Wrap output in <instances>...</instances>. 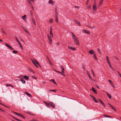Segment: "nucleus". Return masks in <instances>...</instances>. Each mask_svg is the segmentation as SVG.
Returning <instances> with one entry per match:
<instances>
[{
    "instance_id": "nucleus-54",
    "label": "nucleus",
    "mask_w": 121,
    "mask_h": 121,
    "mask_svg": "<svg viewBox=\"0 0 121 121\" xmlns=\"http://www.w3.org/2000/svg\"><path fill=\"white\" fill-rule=\"evenodd\" d=\"M91 98L93 100H94L95 98V97L93 96H91Z\"/></svg>"
},
{
    "instance_id": "nucleus-41",
    "label": "nucleus",
    "mask_w": 121,
    "mask_h": 121,
    "mask_svg": "<svg viewBox=\"0 0 121 121\" xmlns=\"http://www.w3.org/2000/svg\"><path fill=\"white\" fill-rule=\"evenodd\" d=\"M104 116H105L106 117H111V116H108V115H106L105 114H104Z\"/></svg>"
},
{
    "instance_id": "nucleus-46",
    "label": "nucleus",
    "mask_w": 121,
    "mask_h": 121,
    "mask_svg": "<svg viewBox=\"0 0 121 121\" xmlns=\"http://www.w3.org/2000/svg\"><path fill=\"white\" fill-rule=\"evenodd\" d=\"M53 19H51L49 21V22L51 23H52L53 22Z\"/></svg>"
},
{
    "instance_id": "nucleus-30",
    "label": "nucleus",
    "mask_w": 121,
    "mask_h": 121,
    "mask_svg": "<svg viewBox=\"0 0 121 121\" xmlns=\"http://www.w3.org/2000/svg\"><path fill=\"white\" fill-rule=\"evenodd\" d=\"M25 31L29 35H30V33L26 29L25 30Z\"/></svg>"
},
{
    "instance_id": "nucleus-45",
    "label": "nucleus",
    "mask_w": 121,
    "mask_h": 121,
    "mask_svg": "<svg viewBox=\"0 0 121 121\" xmlns=\"http://www.w3.org/2000/svg\"><path fill=\"white\" fill-rule=\"evenodd\" d=\"M13 52L14 53H17V51L14 50L13 51Z\"/></svg>"
},
{
    "instance_id": "nucleus-12",
    "label": "nucleus",
    "mask_w": 121,
    "mask_h": 121,
    "mask_svg": "<svg viewBox=\"0 0 121 121\" xmlns=\"http://www.w3.org/2000/svg\"><path fill=\"white\" fill-rule=\"evenodd\" d=\"M44 102L45 103V104L49 108H50V103H48L45 102Z\"/></svg>"
},
{
    "instance_id": "nucleus-19",
    "label": "nucleus",
    "mask_w": 121,
    "mask_h": 121,
    "mask_svg": "<svg viewBox=\"0 0 121 121\" xmlns=\"http://www.w3.org/2000/svg\"><path fill=\"white\" fill-rule=\"evenodd\" d=\"M110 107L113 110H114L115 111H116V110L115 109V107H114L113 106L111 105H110Z\"/></svg>"
},
{
    "instance_id": "nucleus-24",
    "label": "nucleus",
    "mask_w": 121,
    "mask_h": 121,
    "mask_svg": "<svg viewBox=\"0 0 121 121\" xmlns=\"http://www.w3.org/2000/svg\"><path fill=\"white\" fill-rule=\"evenodd\" d=\"M24 78L26 80H28L29 79V77L25 75L24 76Z\"/></svg>"
},
{
    "instance_id": "nucleus-10",
    "label": "nucleus",
    "mask_w": 121,
    "mask_h": 121,
    "mask_svg": "<svg viewBox=\"0 0 121 121\" xmlns=\"http://www.w3.org/2000/svg\"><path fill=\"white\" fill-rule=\"evenodd\" d=\"M68 48L71 50H76V49L73 47L70 46H69Z\"/></svg>"
},
{
    "instance_id": "nucleus-29",
    "label": "nucleus",
    "mask_w": 121,
    "mask_h": 121,
    "mask_svg": "<svg viewBox=\"0 0 121 121\" xmlns=\"http://www.w3.org/2000/svg\"><path fill=\"white\" fill-rule=\"evenodd\" d=\"M26 15H24L22 17V18L24 20H25V18H26Z\"/></svg>"
},
{
    "instance_id": "nucleus-37",
    "label": "nucleus",
    "mask_w": 121,
    "mask_h": 121,
    "mask_svg": "<svg viewBox=\"0 0 121 121\" xmlns=\"http://www.w3.org/2000/svg\"><path fill=\"white\" fill-rule=\"evenodd\" d=\"M31 60L32 61V62H33V63L34 64V65H35V63H35V61L33 60L32 59H31Z\"/></svg>"
},
{
    "instance_id": "nucleus-39",
    "label": "nucleus",
    "mask_w": 121,
    "mask_h": 121,
    "mask_svg": "<svg viewBox=\"0 0 121 121\" xmlns=\"http://www.w3.org/2000/svg\"><path fill=\"white\" fill-rule=\"evenodd\" d=\"M108 64H109V67H110V68H111V69H112L113 68H112V65H111V63H108Z\"/></svg>"
},
{
    "instance_id": "nucleus-4",
    "label": "nucleus",
    "mask_w": 121,
    "mask_h": 121,
    "mask_svg": "<svg viewBox=\"0 0 121 121\" xmlns=\"http://www.w3.org/2000/svg\"><path fill=\"white\" fill-rule=\"evenodd\" d=\"M82 31L83 32L85 33L86 34H90V31L88 30H82Z\"/></svg>"
},
{
    "instance_id": "nucleus-52",
    "label": "nucleus",
    "mask_w": 121,
    "mask_h": 121,
    "mask_svg": "<svg viewBox=\"0 0 121 121\" xmlns=\"http://www.w3.org/2000/svg\"><path fill=\"white\" fill-rule=\"evenodd\" d=\"M5 44L6 45V46L8 47H9V46L10 45L9 44H8L7 43H5Z\"/></svg>"
},
{
    "instance_id": "nucleus-34",
    "label": "nucleus",
    "mask_w": 121,
    "mask_h": 121,
    "mask_svg": "<svg viewBox=\"0 0 121 121\" xmlns=\"http://www.w3.org/2000/svg\"><path fill=\"white\" fill-rule=\"evenodd\" d=\"M49 91L50 92H52V91L55 92V91H56V90H49Z\"/></svg>"
},
{
    "instance_id": "nucleus-62",
    "label": "nucleus",
    "mask_w": 121,
    "mask_h": 121,
    "mask_svg": "<svg viewBox=\"0 0 121 121\" xmlns=\"http://www.w3.org/2000/svg\"><path fill=\"white\" fill-rule=\"evenodd\" d=\"M31 5V8H32V9L33 10H34V8H33V6H32V5Z\"/></svg>"
},
{
    "instance_id": "nucleus-14",
    "label": "nucleus",
    "mask_w": 121,
    "mask_h": 121,
    "mask_svg": "<svg viewBox=\"0 0 121 121\" xmlns=\"http://www.w3.org/2000/svg\"><path fill=\"white\" fill-rule=\"evenodd\" d=\"M103 1H104V0H100V2H99V4L98 5V6L99 7V6H100L103 3Z\"/></svg>"
},
{
    "instance_id": "nucleus-20",
    "label": "nucleus",
    "mask_w": 121,
    "mask_h": 121,
    "mask_svg": "<svg viewBox=\"0 0 121 121\" xmlns=\"http://www.w3.org/2000/svg\"><path fill=\"white\" fill-rule=\"evenodd\" d=\"M97 9L96 6H93V10L94 11L96 10Z\"/></svg>"
},
{
    "instance_id": "nucleus-57",
    "label": "nucleus",
    "mask_w": 121,
    "mask_h": 121,
    "mask_svg": "<svg viewBox=\"0 0 121 121\" xmlns=\"http://www.w3.org/2000/svg\"><path fill=\"white\" fill-rule=\"evenodd\" d=\"M96 6V2H95L94 4H93V6Z\"/></svg>"
},
{
    "instance_id": "nucleus-26",
    "label": "nucleus",
    "mask_w": 121,
    "mask_h": 121,
    "mask_svg": "<svg viewBox=\"0 0 121 121\" xmlns=\"http://www.w3.org/2000/svg\"><path fill=\"white\" fill-rule=\"evenodd\" d=\"M56 72L59 73H60V74H61V75H63L64 76H65V75H64V74L63 73H61V72H60L59 71H56Z\"/></svg>"
},
{
    "instance_id": "nucleus-23",
    "label": "nucleus",
    "mask_w": 121,
    "mask_h": 121,
    "mask_svg": "<svg viewBox=\"0 0 121 121\" xmlns=\"http://www.w3.org/2000/svg\"><path fill=\"white\" fill-rule=\"evenodd\" d=\"M106 58L107 61L108 63H110V62L109 61V59L108 56H106Z\"/></svg>"
},
{
    "instance_id": "nucleus-18",
    "label": "nucleus",
    "mask_w": 121,
    "mask_h": 121,
    "mask_svg": "<svg viewBox=\"0 0 121 121\" xmlns=\"http://www.w3.org/2000/svg\"><path fill=\"white\" fill-rule=\"evenodd\" d=\"M50 81H51L52 82H53L55 84L57 85V84H56V82L55 81V80L54 79H51L50 80Z\"/></svg>"
},
{
    "instance_id": "nucleus-28",
    "label": "nucleus",
    "mask_w": 121,
    "mask_h": 121,
    "mask_svg": "<svg viewBox=\"0 0 121 121\" xmlns=\"http://www.w3.org/2000/svg\"><path fill=\"white\" fill-rule=\"evenodd\" d=\"M19 80L21 81L23 84H25L26 82L23 79H20Z\"/></svg>"
},
{
    "instance_id": "nucleus-64",
    "label": "nucleus",
    "mask_w": 121,
    "mask_h": 121,
    "mask_svg": "<svg viewBox=\"0 0 121 121\" xmlns=\"http://www.w3.org/2000/svg\"><path fill=\"white\" fill-rule=\"evenodd\" d=\"M35 64V67H36L37 68H38V67L37 65V64H36V63Z\"/></svg>"
},
{
    "instance_id": "nucleus-25",
    "label": "nucleus",
    "mask_w": 121,
    "mask_h": 121,
    "mask_svg": "<svg viewBox=\"0 0 121 121\" xmlns=\"http://www.w3.org/2000/svg\"><path fill=\"white\" fill-rule=\"evenodd\" d=\"M55 16H58V13L57 11V9L56 8L55 9Z\"/></svg>"
},
{
    "instance_id": "nucleus-55",
    "label": "nucleus",
    "mask_w": 121,
    "mask_h": 121,
    "mask_svg": "<svg viewBox=\"0 0 121 121\" xmlns=\"http://www.w3.org/2000/svg\"><path fill=\"white\" fill-rule=\"evenodd\" d=\"M64 69H62L61 73H64Z\"/></svg>"
},
{
    "instance_id": "nucleus-50",
    "label": "nucleus",
    "mask_w": 121,
    "mask_h": 121,
    "mask_svg": "<svg viewBox=\"0 0 121 121\" xmlns=\"http://www.w3.org/2000/svg\"><path fill=\"white\" fill-rule=\"evenodd\" d=\"M99 101L100 103L101 104H102L103 102L102 101V100H101L100 99H99Z\"/></svg>"
},
{
    "instance_id": "nucleus-43",
    "label": "nucleus",
    "mask_w": 121,
    "mask_h": 121,
    "mask_svg": "<svg viewBox=\"0 0 121 121\" xmlns=\"http://www.w3.org/2000/svg\"><path fill=\"white\" fill-rule=\"evenodd\" d=\"M19 44L20 45V47L21 48V49H22L23 50V47H22V45L21 44V43H20V44Z\"/></svg>"
},
{
    "instance_id": "nucleus-58",
    "label": "nucleus",
    "mask_w": 121,
    "mask_h": 121,
    "mask_svg": "<svg viewBox=\"0 0 121 121\" xmlns=\"http://www.w3.org/2000/svg\"><path fill=\"white\" fill-rule=\"evenodd\" d=\"M28 0V3H29V4H30V5H31V2H30V0Z\"/></svg>"
},
{
    "instance_id": "nucleus-6",
    "label": "nucleus",
    "mask_w": 121,
    "mask_h": 121,
    "mask_svg": "<svg viewBox=\"0 0 121 121\" xmlns=\"http://www.w3.org/2000/svg\"><path fill=\"white\" fill-rule=\"evenodd\" d=\"M50 4L52 5H54L55 3L52 0H50L48 2Z\"/></svg>"
},
{
    "instance_id": "nucleus-17",
    "label": "nucleus",
    "mask_w": 121,
    "mask_h": 121,
    "mask_svg": "<svg viewBox=\"0 0 121 121\" xmlns=\"http://www.w3.org/2000/svg\"><path fill=\"white\" fill-rule=\"evenodd\" d=\"M26 113L28 114H29L30 115H34V114H33L32 112H30L28 111L26 112Z\"/></svg>"
},
{
    "instance_id": "nucleus-31",
    "label": "nucleus",
    "mask_w": 121,
    "mask_h": 121,
    "mask_svg": "<svg viewBox=\"0 0 121 121\" xmlns=\"http://www.w3.org/2000/svg\"><path fill=\"white\" fill-rule=\"evenodd\" d=\"M50 36L53 38V34L52 33V32H50Z\"/></svg>"
},
{
    "instance_id": "nucleus-48",
    "label": "nucleus",
    "mask_w": 121,
    "mask_h": 121,
    "mask_svg": "<svg viewBox=\"0 0 121 121\" xmlns=\"http://www.w3.org/2000/svg\"><path fill=\"white\" fill-rule=\"evenodd\" d=\"M94 100L95 102L96 103H98V101L95 98Z\"/></svg>"
},
{
    "instance_id": "nucleus-27",
    "label": "nucleus",
    "mask_w": 121,
    "mask_h": 121,
    "mask_svg": "<svg viewBox=\"0 0 121 121\" xmlns=\"http://www.w3.org/2000/svg\"><path fill=\"white\" fill-rule=\"evenodd\" d=\"M15 38L17 41L18 43L19 44H20V43L18 40L17 37L16 36H15Z\"/></svg>"
},
{
    "instance_id": "nucleus-3",
    "label": "nucleus",
    "mask_w": 121,
    "mask_h": 121,
    "mask_svg": "<svg viewBox=\"0 0 121 121\" xmlns=\"http://www.w3.org/2000/svg\"><path fill=\"white\" fill-rule=\"evenodd\" d=\"M74 22H75V23L77 24V25H78V26H81V25L80 24V23L79 22H78V21L77 20H74Z\"/></svg>"
},
{
    "instance_id": "nucleus-1",
    "label": "nucleus",
    "mask_w": 121,
    "mask_h": 121,
    "mask_svg": "<svg viewBox=\"0 0 121 121\" xmlns=\"http://www.w3.org/2000/svg\"><path fill=\"white\" fill-rule=\"evenodd\" d=\"M48 37V39L49 41V43L50 44H51L52 43V40L51 37L48 34H47Z\"/></svg>"
},
{
    "instance_id": "nucleus-42",
    "label": "nucleus",
    "mask_w": 121,
    "mask_h": 121,
    "mask_svg": "<svg viewBox=\"0 0 121 121\" xmlns=\"http://www.w3.org/2000/svg\"><path fill=\"white\" fill-rule=\"evenodd\" d=\"M52 26H50V32H52Z\"/></svg>"
},
{
    "instance_id": "nucleus-40",
    "label": "nucleus",
    "mask_w": 121,
    "mask_h": 121,
    "mask_svg": "<svg viewBox=\"0 0 121 121\" xmlns=\"http://www.w3.org/2000/svg\"><path fill=\"white\" fill-rule=\"evenodd\" d=\"M2 32L4 33L5 34V32L3 28H2L1 29Z\"/></svg>"
},
{
    "instance_id": "nucleus-5",
    "label": "nucleus",
    "mask_w": 121,
    "mask_h": 121,
    "mask_svg": "<svg viewBox=\"0 0 121 121\" xmlns=\"http://www.w3.org/2000/svg\"><path fill=\"white\" fill-rule=\"evenodd\" d=\"M50 104L53 108H54L55 107V104L52 102H50Z\"/></svg>"
},
{
    "instance_id": "nucleus-15",
    "label": "nucleus",
    "mask_w": 121,
    "mask_h": 121,
    "mask_svg": "<svg viewBox=\"0 0 121 121\" xmlns=\"http://www.w3.org/2000/svg\"><path fill=\"white\" fill-rule=\"evenodd\" d=\"M106 93L107 95V96H108L109 98L110 99H111V95L109 94L107 92H106Z\"/></svg>"
},
{
    "instance_id": "nucleus-36",
    "label": "nucleus",
    "mask_w": 121,
    "mask_h": 121,
    "mask_svg": "<svg viewBox=\"0 0 121 121\" xmlns=\"http://www.w3.org/2000/svg\"><path fill=\"white\" fill-rule=\"evenodd\" d=\"M47 59H48L51 65H52V63L51 62V61H50V59H49V58L48 57H47Z\"/></svg>"
},
{
    "instance_id": "nucleus-22",
    "label": "nucleus",
    "mask_w": 121,
    "mask_h": 121,
    "mask_svg": "<svg viewBox=\"0 0 121 121\" xmlns=\"http://www.w3.org/2000/svg\"><path fill=\"white\" fill-rule=\"evenodd\" d=\"M55 18H56V20L55 21L56 22H58V16H55Z\"/></svg>"
},
{
    "instance_id": "nucleus-47",
    "label": "nucleus",
    "mask_w": 121,
    "mask_h": 121,
    "mask_svg": "<svg viewBox=\"0 0 121 121\" xmlns=\"http://www.w3.org/2000/svg\"><path fill=\"white\" fill-rule=\"evenodd\" d=\"M102 106L104 107H105L106 105L103 102L102 104H101Z\"/></svg>"
},
{
    "instance_id": "nucleus-35",
    "label": "nucleus",
    "mask_w": 121,
    "mask_h": 121,
    "mask_svg": "<svg viewBox=\"0 0 121 121\" xmlns=\"http://www.w3.org/2000/svg\"><path fill=\"white\" fill-rule=\"evenodd\" d=\"M97 50L99 53L101 55V52L100 51V50L98 48L97 49Z\"/></svg>"
},
{
    "instance_id": "nucleus-44",
    "label": "nucleus",
    "mask_w": 121,
    "mask_h": 121,
    "mask_svg": "<svg viewBox=\"0 0 121 121\" xmlns=\"http://www.w3.org/2000/svg\"><path fill=\"white\" fill-rule=\"evenodd\" d=\"M111 86L113 87V88H115V85L113 83H111Z\"/></svg>"
},
{
    "instance_id": "nucleus-2",
    "label": "nucleus",
    "mask_w": 121,
    "mask_h": 121,
    "mask_svg": "<svg viewBox=\"0 0 121 121\" xmlns=\"http://www.w3.org/2000/svg\"><path fill=\"white\" fill-rule=\"evenodd\" d=\"M74 41L75 43H76V45H79V42L78 41V39H75L74 40Z\"/></svg>"
},
{
    "instance_id": "nucleus-51",
    "label": "nucleus",
    "mask_w": 121,
    "mask_h": 121,
    "mask_svg": "<svg viewBox=\"0 0 121 121\" xmlns=\"http://www.w3.org/2000/svg\"><path fill=\"white\" fill-rule=\"evenodd\" d=\"M0 110L2 111L3 112H5V111L2 109L0 108Z\"/></svg>"
},
{
    "instance_id": "nucleus-63",
    "label": "nucleus",
    "mask_w": 121,
    "mask_h": 121,
    "mask_svg": "<svg viewBox=\"0 0 121 121\" xmlns=\"http://www.w3.org/2000/svg\"><path fill=\"white\" fill-rule=\"evenodd\" d=\"M60 66L61 67V68L62 69H64L63 66L61 65V66Z\"/></svg>"
},
{
    "instance_id": "nucleus-53",
    "label": "nucleus",
    "mask_w": 121,
    "mask_h": 121,
    "mask_svg": "<svg viewBox=\"0 0 121 121\" xmlns=\"http://www.w3.org/2000/svg\"><path fill=\"white\" fill-rule=\"evenodd\" d=\"M108 81L110 83V84H111V83H113L112 82V81L110 79L108 80Z\"/></svg>"
},
{
    "instance_id": "nucleus-9",
    "label": "nucleus",
    "mask_w": 121,
    "mask_h": 121,
    "mask_svg": "<svg viewBox=\"0 0 121 121\" xmlns=\"http://www.w3.org/2000/svg\"><path fill=\"white\" fill-rule=\"evenodd\" d=\"M92 91H93L94 93L96 94H97V92L93 87H92Z\"/></svg>"
},
{
    "instance_id": "nucleus-59",
    "label": "nucleus",
    "mask_w": 121,
    "mask_h": 121,
    "mask_svg": "<svg viewBox=\"0 0 121 121\" xmlns=\"http://www.w3.org/2000/svg\"><path fill=\"white\" fill-rule=\"evenodd\" d=\"M20 39L22 41V42H24V41H23V39H22V38L21 37H20Z\"/></svg>"
},
{
    "instance_id": "nucleus-21",
    "label": "nucleus",
    "mask_w": 121,
    "mask_h": 121,
    "mask_svg": "<svg viewBox=\"0 0 121 121\" xmlns=\"http://www.w3.org/2000/svg\"><path fill=\"white\" fill-rule=\"evenodd\" d=\"M10 116L12 117H13L14 119H15V120H16L17 121H18L19 119H17V118H16V117H14L11 115H10Z\"/></svg>"
},
{
    "instance_id": "nucleus-33",
    "label": "nucleus",
    "mask_w": 121,
    "mask_h": 121,
    "mask_svg": "<svg viewBox=\"0 0 121 121\" xmlns=\"http://www.w3.org/2000/svg\"><path fill=\"white\" fill-rule=\"evenodd\" d=\"M35 62L36 63V64L39 65V66H40V65L39 63L35 59Z\"/></svg>"
},
{
    "instance_id": "nucleus-11",
    "label": "nucleus",
    "mask_w": 121,
    "mask_h": 121,
    "mask_svg": "<svg viewBox=\"0 0 121 121\" xmlns=\"http://www.w3.org/2000/svg\"><path fill=\"white\" fill-rule=\"evenodd\" d=\"M88 52L89 53L91 54L95 53L94 51L92 50H91L89 51Z\"/></svg>"
},
{
    "instance_id": "nucleus-56",
    "label": "nucleus",
    "mask_w": 121,
    "mask_h": 121,
    "mask_svg": "<svg viewBox=\"0 0 121 121\" xmlns=\"http://www.w3.org/2000/svg\"><path fill=\"white\" fill-rule=\"evenodd\" d=\"M89 0H87L86 3V5H88V4L89 3Z\"/></svg>"
},
{
    "instance_id": "nucleus-49",
    "label": "nucleus",
    "mask_w": 121,
    "mask_h": 121,
    "mask_svg": "<svg viewBox=\"0 0 121 121\" xmlns=\"http://www.w3.org/2000/svg\"><path fill=\"white\" fill-rule=\"evenodd\" d=\"M117 72L118 73L119 75L120 76V77L121 78V74H120V73H119V72L118 71H117Z\"/></svg>"
},
{
    "instance_id": "nucleus-16",
    "label": "nucleus",
    "mask_w": 121,
    "mask_h": 121,
    "mask_svg": "<svg viewBox=\"0 0 121 121\" xmlns=\"http://www.w3.org/2000/svg\"><path fill=\"white\" fill-rule=\"evenodd\" d=\"M93 56L94 59L96 60H97L98 59L96 56V54L95 53H94L93 54Z\"/></svg>"
},
{
    "instance_id": "nucleus-38",
    "label": "nucleus",
    "mask_w": 121,
    "mask_h": 121,
    "mask_svg": "<svg viewBox=\"0 0 121 121\" xmlns=\"http://www.w3.org/2000/svg\"><path fill=\"white\" fill-rule=\"evenodd\" d=\"M6 85L7 86H10L11 87H13V86L11 84L8 85L7 84H6Z\"/></svg>"
},
{
    "instance_id": "nucleus-60",
    "label": "nucleus",
    "mask_w": 121,
    "mask_h": 121,
    "mask_svg": "<svg viewBox=\"0 0 121 121\" xmlns=\"http://www.w3.org/2000/svg\"><path fill=\"white\" fill-rule=\"evenodd\" d=\"M9 48L10 49H11L12 50H13V48L12 47H11V46H10V48Z\"/></svg>"
},
{
    "instance_id": "nucleus-7",
    "label": "nucleus",
    "mask_w": 121,
    "mask_h": 121,
    "mask_svg": "<svg viewBox=\"0 0 121 121\" xmlns=\"http://www.w3.org/2000/svg\"><path fill=\"white\" fill-rule=\"evenodd\" d=\"M25 93L28 96H29L30 97H32V95L30 94L27 92H25Z\"/></svg>"
},
{
    "instance_id": "nucleus-61",
    "label": "nucleus",
    "mask_w": 121,
    "mask_h": 121,
    "mask_svg": "<svg viewBox=\"0 0 121 121\" xmlns=\"http://www.w3.org/2000/svg\"><path fill=\"white\" fill-rule=\"evenodd\" d=\"M13 112L14 113V114H16V115H17V113H16V112Z\"/></svg>"
},
{
    "instance_id": "nucleus-13",
    "label": "nucleus",
    "mask_w": 121,
    "mask_h": 121,
    "mask_svg": "<svg viewBox=\"0 0 121 121\" xmlns=\"http://www.w3.org/2000/svg\"><path fill=\"white\" fill-rule=\"evenodd\" d=\"M32 22L33 23L34 25H36V23L35 22V20L33 18H32Z\"/></svg>"
},
{
    "instance_id": "nucleus-32",
    "label": "nucleus",
    "mask_w": 121,
    "mask_h": 121,
    "mask_svg": "<svg viewBox=\"0 0 121 121\" xmlns=\"http://www.w3.org/2000/svg\"><path fill=\"white\" fill-rule=\"evenodd\" d=\"M88 75L89 78L91 80H92V78L91 77V76L89 73H88Z\"/></svg>"
},
{
    "instance_id": "nucleus-8",
    "label": "nucleus",
    "mask_w": 121,
    "mask_h": 121,
    "mask_svg": "<svg viewBox=\"0 0 121 121\" xmlns=\"http://www.w3.org/2000/svg\"><path fill=\"white\" fill-rule=\"evenodd\" d=\"M71 34L72 35L73 37L74 40L77 39V38L75 36V35L74 34H73V32H72Z\"/></svg>"
}]
</instances>
